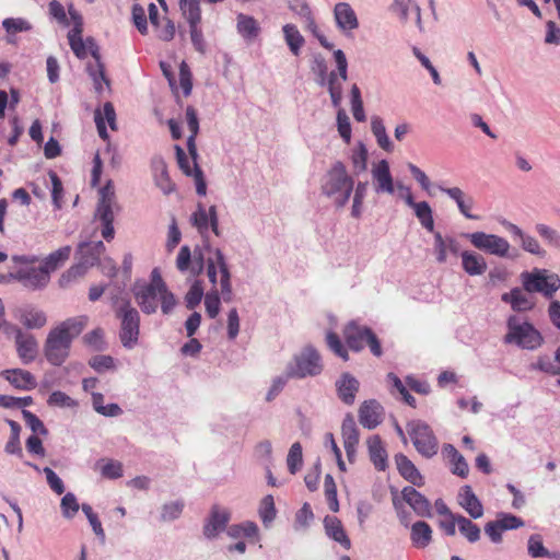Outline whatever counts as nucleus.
Here are the masks:
<instances>
[{
	"label": "nucleus",
	"instance_id": "nucleus-61",
	"mask_svg": "<svg viewBox=\"0 0 560 560\" xmlns=\"http://www.w3.org/2000/svg\"><path fill=\"white\" fill-rule=\"evenodd\" d=\"M89 365L97 373L115 369V360L107 354H96L89 360Z\"/></svg>",
	"mask_w": 560,
	"mask_h": 560
},
{
	"label": "nucleus",
	"instance_id": "nucleus-43",
	"mask_svg": "<svg viewBox=\"0 0 560 560\" xmlns=\"http://www.w3.org/2000/svg\"><path fill=\"white\" fill-rule=\"evenodd\" d=\"M206 296L202 281L196 279L185 294V305L188 310H195Z\"/></svg>",
	"mask_w": 560,
	"mask_h": 560
},
{
	"label": "nucleus",
	"instance_id": "nucleus-24",
	"mask_svg": "<svg viewBox=\"0 0 560 560\" xmlns=\"http://www.w3.org/2000/svg\"><path fill=\"white\" fill-rule=\"evenodd\" d=\"M151 167L154 174V183L164 195H170L175 190V184L172 182L167 164L162 156H154L151 160Z\"/></svg>",
	"mask_w": 560,
	"mask_h": 560
},
{
	"label": "nucleus",
	"instance_id": "nucleus-14",
	"mask_svg": "<svg viewBox=\"0 0 560 560\" xmlns=\"http://www.w3.org/2000/svg\"><path fill=\"white\" fill-rule=\"evenodd\" d=\"M500 223L514 236L520 238L521 247L523 250L535 255L540 258H545L547 252L540 246L539 242L532 235L526 234L518 225L503 219Z\"/></svg>",
	"mask_w": 560,
	"mask_h": 560
},
{
	"label": "nucleus",
	"instance_id": "nucleus-38",
	"mask_svg": "<svg viewBox=\"0 0 560 560\" xmlns=\"http://www.w3.org/2000/svg\"><path fill=\"white\" fill-rule=\"evenodd\" d=\"M412 209L421 226L428 232H434L433 210L430 203L428 201H419Z\"/></svg>",
	"mask_w": 560,
	"mask_h": 560
},
{
	"label": "nucleus",
	"instance_id": "nucleus-32",
	"mask_svg": "<svg viewBox=\"0 0 560 560\" xmlns=\"http://www.w3.org/2000/svg\"><path fill=\"white\" fill-rule=\"evenodd\" d=\"M443 454L450 459L453 465L451 471L460 478H467L469 474V466L464 456L456 450L453 444L443 445Z\"/></svg>",
	"mask_w": 560,
	"mask_h": 560
},
{
	"label": "nucleus",
	"instance_id": "nucleus-60",
	"mask_svg": "<svg viewBox=\"0 0 560 560\" xmlns=\"http://www.w3.org/2000/svg\"><path fill=\"white\" fill-rule=\"evenodd\" d=\"M326 341H327V345L330 348V350L336 355L341 358L343 361H348L349 360L348 350L346 349V347L342 343L340 337L336 332L328 331L327 335H326Z\"/></svg>",
	"mask_w": 560,
	"mask_h": 560
},
{
	"label": "nucleus",
	"instance_id": "nucleus-46",
	"mask_svg": "<svg viewBox=\"0 0 560 560\" xmlns=\"http://www.w3.org/2000/svg\"><path fill=\"white\" fill-rule=\"evenodd\" d=\"M535 230L548 246L560 252V233L556 229L544 223H537Z\"/></svg>",
	"mask_w": 560,
	"mask_h": 560
},
{
	"label": "nucleus",
	"instance_id": "nucleus-12",
	"mask_svg": "<svg viewBox=\"0 0 560 560\" xmlns=\"http://www.w3.org/2000/svg\"><path fill=\"white\" fill-rule=\"evenodd\" d=\"M11 328L15 334V347L19 358L24 364L33 362L38 352L36 338L31 334L24 335L22 329L18 326L12 325Z\"/></svg>",
	"mask_w": 560,
	"mask_h": 560
},
{
	"label": "nucleus",
	"instance_id": "nucleus-55",
	"mask_svg": "<svg viewBox=\"0 0 560 560\" xmlns=\"http://www.w3.org/2000/svg\"><path fill=\"white\" fill-rule=\"evenodd\" d=\"M433 233V254L438 264H445L447 260V242L446 235L443 236L441 232L435 231Z\"/></svg>",
	"mask_w": 560,
	"mask_h": 560
},
{
	"label": "nucleus",
	"instance_id": "nucleus-59",
	"mask_svg": "<svg viewBox=\"0 0 560 560\" xmlns=\"http://www.w3.org/2000/svg\"><path fill=\"white\" fill-rule=\"evenodd\" d=\"M60 508L63 517L72 518L81 509V505L78 503L77 497L72 492H68L62 497Z\"/></svg>",
	"mask_w": 560,
	"mask_h": 560
},
{
	"label": "nucleus",
	"instance_id": "nucleus-51",
	"mask_svg": "<svg viewBox=\"0 0 560 560\" xmlns=\"http://www.w3.org/2000/svg\"><path fill=\"white\" fill-rule=\"evenodd\" d=\"M48 176L51 182V200L55 209L60 210L62 208V198H63V185L58 176V174L49 170Z\"/></svg>",
	"mask_w": 560,
	"mask_h": 560
},
{
	"label": "nucleus",
	"instance_id": "nucleus-41",
	"mask_svg": "<svg viewBox=\"0 0 560 560\" xmlns=\"http://www.w3.org/2000/svg\"><path fill=\"white\" fill-rule=\"evenodd\" d=\"M86 72L89 77L93 80L94 89L97 94L103 92L102 83H105L107 86L110 85V80L105 73V65H92L88 63Z\"/></svg>",
	"mask_w": 560,
	"mask_h": 560
},
{
	"label": "nucleus",
	"instance_id": "nucleus-33",
	"mask_svg": "<svg viewBox=\"0 0 560 560\" xmlns=\"http://www.w3.org/2000/svg\"><path fill=\"white\" fill-rule=\"evenodd\" d=\"M410 538L415 547L425 548L432 540V528L424 521H418L412 524Z\"/></svg>",
	"mask_w": 560,
	"mask_h": 560
},
{
	"label": "nucleus",
	"instance_id": "nucleus-22",
	"mask_svg": "<svg viewBox=\"0 0 560 560\" xmlns=\"http://www.w3.org/2000/svg\"><path fill=\"white\" fill-rule=\"evenodd\" d=\"M395 464L399 475L412 486L422 487L424 478L420 474L416 465L402 453H397L394 456Z\"/></svg>",
	"mask_w": 560,
	"mask_h": 560
},
{
	"label": "nucleus",
	"instance_id": "nucleus-30",
	"mask_svg": "<svg viewBox=\"0 0 560 560\" xmlns=\"http://www.w3.org/2000/svg\"><path fill=\"white\" fill-rule=\"evenodd\" d=\"M529 370L538 371L550 376H560V346L555 351L553 361L548 354H540L536 362L529 364Z\"/></svg>",
	"mask_w": 560,
	"mask_h": 560
},
{
	"label": "nucleus",
	"instance_id": "nucleus-64",
	"mask_svg": "<svg viewBox=\"0 0 560 560\" xmlns=\"http://www.w3.org/2000/svg\"><path fill=\"white\" fill-rule=\"evenodd\" d=\"M83 341L86 346L92 347L95 351H103L106 346L104 341V331L100 327L85 334L83 337Z\"/></svg>",
	"mask_w": 560,
	"mask_h": 560
},
{
	"label": "nucleus",
	"instance_id": "nucleus-4",
	"mask_svg": "<svg viewBox=\"0 0 560 560\" xmlns=\"http://www.w3.org/2000/svg\"><path fill=\"white\" fill-rule=\"evenodd\" d=\"M508 332L503 337L506 345H515L520 349L536 350L544 342L542 334L528 320L520 322L516 315H510L506 319Z\"/></svg>",
	"mask_w": 560,
	"mask_h": 560
},
{
	"label": "nucleus",
	"instance_id": "nucleus-28",
	"mask_svg": "<svg viewBox=\"0 0 560 560\" xmlns=\"http://www.w3.org/2000/svg\"><path fill=\"white\" fill-rule=\"evenodd\" d=\"M215 257H217V264L219 267V272L221 276V278H220V287H221L220 294L222 295L223 301L225 303H229L232 301V298H233L232 283H231L232 273H231L229 264L226 261V258H225L223 252L215 250Z\"/></svg>",
	"mask_w": 560,
	"mask_h": 560
},
{
	"label": "nucleus",
	"instance_id": "nucleus-35",
	"mask_svg": "<svg viewBox=\"0 0 560 560\" xmlns=\"http://www.w3.org/2000/svg\"><path fill=\"white\" fill-rule=\"evenodd\" d=\"M371 130L374 135L376 142L381 149L390 153L394 151V144L390 141L383 119L380 116H373L371 118Z\"/></svg>",
	"mask_w": 560,
	"mask_h": 560
},
{
	"label": "nucleus",
	"instance_id": "nucleus-62",
	"mask_svg": "<svg viewBox=\"0 0 560 560\" xmlns=\"http://www.w3.org/2000/svg\"><path fill=\"white\" fill-rule=\"evenodd\" d=\"M337 129L342 140L349 144L351 141V122L343 108L337 112Z\"/></svg>",
	"mask_w": 560,
	"mask_h": 560
},
{
	"label": "nucleus",
	"instance_id": "nucleus-7",
	"mask_svg": "<svg viewBox=\"0 0 560 560\" xmlns=\"http://www.w3.org/2000/svg\"><path fill=\"white\" fill-rule=\"evenodd\" d=\"M116 316L120 319L119 339L127 349H132L139 340L140 335V314L131 306L130 300H124L116 311Z\"/></svg>",
	"mask_w": 560,
	"mask_h": 560
},
{
	"label": "nucleus",
	"instance_id": "nucleus-40",
	"mask_svg": "<svg viewBox=\"0 0 560 560\" xmlns=\"http://www.w3.org/2000/svg\"><path fill=\"white\" fill-rule=\"evenodd\" d=\"M210 222V209L207 211L205 206L199 202L196 211L190 215V223L197 229L200 235H205L209 232Z\"/></svg>",
	"mask_w": 560,
	"mask_h": 560
},
{
	"label": "nucleus",
	"instance_id": "nucleus-9",
	"mask_svg": "<svg viewBox=\"0 0 560 560\" xmlns=\"http://www.w3.org/2000/svg\"><path fill=\"white\" fill-rule=\"evenodd\" d=\"M464 236L469 240L471 245L489 255L498 257H508L510 243L502 236L497 234H488L486 232L466 233Z\"/></svg>",
	"mask_w": 560,
	"mask_h": 560
},
{
	"label": "nucleus",
	"instance_id": "nucleus-23",
	"mask_svg": "<svg viewBox=\"0 0 560 560\" xmlns=\"http://www.w3.org/2000/svg\"><path fill=\"white\" fill-rule=\"evenodd\" d=\"M458 504L474 520H478L483 515V505L469 485H465L460 488L458 493Z\"/></svg>",
	"mask_w": 560,
	"mask_h": 560
},
{
	"label": "nucleus",
	"instance_id": "nucleus-37",
	"mask_svg": "<svg viewBox=\"0 0 560 560\" xmlns=\"http://www.w3.org/2000/svg\"><path fill=\"white\" fill-rule=\"evenodd\" d=\"M455 521H457L459 533L467 539L468 542L475 544L480 539V527L471 520L465 517L464 515H457Z\"/></svg>",
	"mask_w": 560,
	"mask_h": 560
},
{
	"label": "nucleus",
	"instance_id": "nucleus-3",
	"mask_svg": "<svg viewBox=\"0 0 560 560\" xmlns=\"http://www.w3.org/2000/svg\"><path fill=\"white\" fill-rule=\"evenodd\" d=\"M354 182L348 174L346 165L336 161L327 171L326 180L322 185V192L327 197H334L338 208L346 206L353 191Z\"/></svg>",
	"mask_w": 560,
	"mask_h": 560
},
{
	"label": "nucleus",
	"instance_id": "nucleus-19",
	"mask_svg": "<svg viewBox=\"0 0 560 560\" xmlns=\"http://www.w3.org/2000/svg\"><path fill=\"white\" fill-rule=\"evenodd\" d=\"M359 387V381L349 372L342 373L336 381L338 398L348 406L353 405Z\"/></svg>",
	"mask_w": 560,
	"mask_h": 560
},
{
	"label": "nucleus",
	"instance_id": "nucleus-13",
	"mask_svg": "<svg viewBox=\"0 0 560 560\" xmlns=\"http://www.w3.org/2000/svg\"><path fill=\"white\" fill-rule=\"evenodd\" d=\"M334 19L337 28L346 36H349L352 31L359 27L357 13L348 2L335 4Z\"/></svg>",
	"mask_w": 560,
	"mask_h": 560
},
{
	"label": "nucleus",
	"instance_id": "nucleus-63",
	"mask_svg": "<svg viewBox=\"0 0 560 560\" xmlns=\"http://www.w3.org/2000/svg\"><path fill=\"white\" fill-rule=\"evenodd\" d=\"M22 416L26 422V425L31 429L34 434L47 435L48 430L43 421L33 412L27 409L22 410Z\"/></svg>",
	"mask_w": 560,
	"mask_h": 560
},
{
	"label": "nucleus",
	"instance_id": "nucleus-29",
	"mask_svg": "<svg viewBox=\"0 0 560 560\" xmlns=\"http://www.w3.org/2000/svg\"><path fill=\"white\" fill-rule=\"evenodd\" d=\"M19 319L27 329H40L47 323L45 312L36 308L33 305H25L19 310Z\"/></svg>",
	"mask_w": 560,
	"mask_h": 560
},
{
	"label": "nucleus",
	"instance_id": "nucleus-44",
	"mask_svg": "<svg viewBox=\"0 0 560 560\" xmlns=\"http://www.w3.org/2000/svg\"><path fill=\"white\" fill-rule=\"evenodd\" d=\"M258 513L265 527H268L273 522L277 516V510L271 494H267L261 499Z\"/></svg>",
	"mask_w": 560,
	"mask_h": 560
},
{
	"label": "nucleus",
	"instance_id": "nucleus-21",
	"mask_svg": "<svg viewBox=\"0 0 560 560\" xmlns=\"http://www.w3.org/2000/svg\"><path fill=\"white\" fill-rule=\"evenodd\" d=\"M365 330H371L368 326H361L355 320H350L343 329L346 343L353 352H360L364 349L368 336Z\"/></svg>",
	"mask_w": 560,
	"mask_h": 560
},
{
	"label": "nucleus",
	"instance_id": "nucleus-57",
	"mask_svg": "<svg viewBox=\"0 0 560 560\" xmlns=\"http://www.w3.org/2000/svg\"><path fill=\"white\" fill-rule=\"evenodd\" d=\"M81 510L82 512L84 513V515L86 516L94 534L102 540L104 541L105 540V532L103 529V526H102V523L97 516L96 513H94L92 506L88 503H83L81 504Z\"/></svg>",
	"mask_w": 560,
	"mask_h": 560
},
{
	"label": "nucleus",
	"instance_id": "nucleus-8",
	"mask_svg": "<svg viewBox=\"0 0 560 560\" xmlns=\"http://www.w3.org/2000/svg\"><path fill=\"white\" fill-rule=\"evenodd\" d=\"M407 431L416 451L424 458H432L438 454L439 441L431 427L422 420H411L407 423Z\"/></svg>",
	"mask_w": 560,
	"mask_h": 560
},
{
	"label": "nucleus",
	"instance_id": "nucleus-54",
	"mask_svg": "<svg viewBox=\"0 0 560 560\" xmlns=\"http://www.w3.org/2000/svg\"><path fill=\"white\" fill-rule=\"evenodd\" d=\"M497 522L503 532L518 529L525 524L522 517L508 512H499L497 514Z\"/></svg>",
	"mask_w": 560,
	"mask_h": 560
},
{
	"label": "nucleus",
	"instance_id": "nucleus-2",
	"mask_svg": "<svg viewBox=\"0 0 560 560\" xmlns=\"http://www.w3.org/2000/svg\"><path fill=\"white\" fill-rule=\"evenodd\" d=\"M88 320L85 315L70 317L48 332L43 351L49 364L61 366L67 361L73 339L80 336Z\"/></svg>",
	"mask_w": 560,
	"mask_h": 560
},
{
	"label": "nucleus",
	"instance_id": "nucleus-18",
	"mask_svg": "<svg viewBox=\"0 0 560 560\" xmlns=\"http://www.w3.org/2000/svg\"><path fill=\"white\" fill-rule=\"evenodd\" d=\"M372 177L376 182L375 191L377 194H394V178L392 176L389 163L387 160L383 159L376 165H374L372 168Z\"/></svg>",
	"mask_w": 560,
	"mask_h": 560
},
{
	"label": "nucleus",
	"instance_id": "nucleus-42",
	"mask_svg": "<svg viewBox=\"0 0 560 560\" xmlns=\"http://www.w3.org/2000/svg\"><path fill=\"white\" fill-rule=\"evenodd\" d=\"M368 158L369 152L366 145L362 141H359L350 156L355 174H361L368 170Z\"/></svg>",
	"mask_w": 560,
	"mask_h": 560
},
{
	"label": "nucleus",
	"instance_id": "nucleus-26",
	"mask_svg": "<svg viewBox=\"0 0 560 560\" xmlns=\"http://www.w3.org/2000/svg\"><path fill=\"white\" fill-rule=\"evenodd\" d=\"M501 301L509 304L516 313L530 312L535 307V303L523 293V288L518 287H514L510 292L503 293Z\"/></svg>",
	"mask_w": 560,
	"mask_h": 560
},
{
	"label": "nucleus",
	"instance_id": "nucleus-50",
	"mask_svg": "<svg viewBox=\"0 0 560 560\" xmlns=\"http://www.w3.org/2000/svg\"><path fill=\"white\" fill-rule=\"evenodd\" d=\"M527 553L534 559L549 556V550L544 546L542 536L540 534H533L528 537Z\"/></svg>",
	"mask_w": 560,
	"mask_h": 560
},
{
	"label": "nucleus",
	"instance_id": "nucleus-39",
	"mask_svg": "<svg viewBox=\"0 0 560 560\" xmlns=\"http://www.w3.org/2000/svg\"><path fill=\"white\" fill-rule=\"evenodd\" d=\"M343 444H359L360 433L352 413H346L341 423Z\"/></svg>",
	"mask_w": 560,
	"mask_h": 560
},
{
	"label": "nucleus",
	"instance_id": "nucleus-48",
	"mask_svg": "<svg viewBox=\"0 0 560 560\" xmlns=\"http://www.w3.org/2000/svg\"><path fill=\"white\" fill-rule=\"evenodd\" d=\"M185 508L183 500H176L162 505L160 520L162 522H172L180 517Z\"/></svg>",
	"mask_w": 560,
	"mask_h": 560
},
{
	"label": "nucleus",
	"instance_id": "nucleus-6",
	"mask_svg": "<svg viewBox=\"0 0 560 560\" xmlns=\"http://www.w3.org/2000/svg\"><path fill=\"white\" fill-rule=\"evenodd\" d=\"M322 357L312 345L305 346L288 362L285 371L292 378L302 380L307 376H317L323 372Z\"/></svg>",
	"mask_w": 560,
	"mask_h": 560
},
{
	"label": "nucleus",
	"instance_id": "nucleus-34",
	"mask_svg": "<svg viewBox=\"0 0 560 560\" xmlns=\"http://www.w3.org/2000/svg\"><path fill=\"white\" fill-rule=\"evenodd\" d=\"M285 44L293 56H300L301 49L305 44L303 35L294 24H285L282 27Z\"/></svg>",
	"mask_w": 560,
	"mask_h": 560
},
{
	"label": "nucleus",
	"instance_id": "nucleus-49",
	"mask_svg": "<svg viewBox=\"0 0 560 560\" xmlns=\"http://www.w3.org/2000/svg\"><path fill=\"white\" fill-rule=\"evenodd\" d=\"M287 465L290 474L295 475L303 465L302 445L300 442H295L291 445L288 456Z\"/></svg>",
	"mask_w": 560,
	"mask_h": 560
},
{
	"label": "nucleus",
	"instance_id": "nucleus-53",
	"mask_svg": "<svg viewBox=\"0 0 560 560\" xmlns=\"http://www.w3.org/2000/svg\"><path fill=\"white\" fill-rule=\"evenodd\" d=\"M89 270L88 266L80 261L71 266L59 278L58 282L61 288H66L70 282L77 278L83 277Z\"/></svg>",
	"mask_w": 560,
	"mask_h": 560
},
{
	"label": "nucleus",
	"instance_id": "nucleus-10",
	"mask_svg": "<svg viewBox=\"0 0 560 560\" xmlns=\"http://www.w3.org/2000/svg\"><path fill=\"white\" fill-rule=\"evenodd\" d=\"M9 278L11 280H16L21 282L25 288L36 291L43 290L47 287L50 275H48L47 270L42 267H30V268H20L15 272H9Z\"/></svg>",
	"mask_w": 560,
	"mask_h": 560
},
{
	"label": "nucleus",
	"instance_id": "nucleus-1",
	"mask_svg": "<svg viewBox=\"0 0 560 560\" xmlns=\"http://www.w3.org/2000/svg\"><path fill=\"white\" fill-rule=\"evenodd\" d=\"M131 291L138 306L145 315L156 313L158 301L161 303L162 314L166 316L171 315L178 304L177 298L168 289L159 268L152 269L149 283L139 284V281H136Z\"/></svg>",
	"mask_w": 560,
	"mask_h": 560
},
{
	"label": "nucleus",
	"instance_id": "nucleus-47",
	"mask_svg": "<svg viewBox=\"0 0 560 560\" xmlns=\"http://www.w3.org/2000/svg\"><path fill=\"white\" fill-rule=\"evenodd\" d=\"M350 103L353 117L357 121L363 122L366 120V115L363 107L362 95L359 86L353 84L350 90Z\"/></svg>",
	"mask_w": 560,
	"mask_h": 560
},
{
	"label": "nucleus",
	"instance_id": "nucleus-15",
	"mask_svg": "<svg viewBox=\"0 0 560 560\" xmlns=\"http://www.w3.org/2000/svg\"><path fill=\"white\" fill-rule=\"evenodd\" d=\"M382 406L375 399L364 400L359 408V421L363 428L373 430L382 422Z\"/></svg>",
	"mask_w": 560,
	"mask_h": 560
},
{
	"label": "nucleus",
	"instance_id": "nucleus-56",
	"mask_svg": "<svg viewBox=\"0 0 560 560\" xmlns=\"http://www.w3.org/2000/svg\"><path fill=\"white\" fill-rule=\"evenodd\" d=\"M205 306L207 315L210 318H215L218 316L221 306V296L217 288H212L206 293Z\"/></svg>",
	"mask_w": 560,
	"mask_h": 560
},
{
	"label": "nucleus",
	"instance_id": "nucleus-45",
	"mask_svg": "<svg viewBox=\"0 0 560 560\" xmlns=\"http://www.w3.org/2000/svg\"><path fill=\"white\" fill-rule=\"evenodd\" d=\"M179 8L188 24L201 23L199 0H179Z\"/></svg>",
	"mask_w": 560,
	"mask_h": 560
},
{
	"label": "nucleus",
	"instance_id": "nucleus-31",
	"mask_svg": "<svg viewBox=\"0 0 560 560\" xmlns=\"http://www.w3.org/2000/svg\"><path fill=\"white\" fill-rule=\"evenodd\" d=\"M462 268L469 276H480L487 270V261L480 254L471 250L460 253Z\"/></svg>",
	"mask_w": 560,
	"mask_h": 560
},
{
	"label": "nucleus",
	"instance_id": "nucleus-36",
	"mask_svg": "<svg viewBox=\"0 0 560 560\" xmlns=\"http://www.w3.org/2000/svg\"><path fill=\"white\" fill-rule=\"evenodd\" d=\"M71 254V246L66 245L57 250L50 253L43 261L42 267L45 268L50 275L51 271H55L59 268L65 261H67Z\"/></svg>",
	"mask_w": 560,
	"mask_h": 560
},
{
	"label": "nucleus",
	"instance_id": "nucleus-16",
	"mask_svg": "<svg viewBox=\"0 0 560 560\" xmlns=\"http://www.w3.org/2000/svg\"><path fill=\"white\" fill-rule=\"evenodd\" d=\"M402 500L410 505L413 512L421 517L431 516L430 501L412 486H406L401 490Z\"/></svg>",
	"mask_w": 560,
	"mask_h": 560
},
{
	"label": "nucleus",
	"instance_id": "nucleus-52",
	"mask_svg": "<svg viewBox=\"0 0 560 560\" xmlns=\"http://www.w3.org/2000/svg\"><path fill=\"white\" fill-rule=\"evenodd\" d=\"M2 27L7 34L30 32L33 25L24 18H7L2 21Z\"/></svg>",
	"mask_w": 560,
	"mask_h": 560
},
{
	"label": "nucleus",
	"instance_id": "nucleus-11",
	"mask_svg": "<svg viewBox=\"0 0 560 560\" xmlns=\"http://www.w3.org/2000/svg\"><path fill=\"white\" fill-rule=\"evenodd\" d=\"M231 520V513L225 509H220L219 505L214 504L203 525V535L207 539H214L220 533L225 532L229 522Z\"/></svg>",
	"mask_w": 560,
	"mask_h": 560
},
{
	"label": "nucleus",
	"instance_id": "nucleus-58",
	"mask_svg": "<svg viewBox=\"0 0 560 560\" xmlns=\"http://www.w3.org/2000/svg\"><path fill=\"white\" fill-rule=\"evenodd\" d=\"M131 19H132L133 25L139 31V33L141 35H147L148 31H149L148 20H147L145 11L141 4L135 3L132 5Z\"/></svg>",
	"mask_w": 560,
	"mask_h": 560
},
{
	"label": "nucleus",
	"instance_id": "nucleus-27",
	"mask_svg": "<svg viewBox=\"0 0 560 560\" xmlns=\"http://www.w3.org/2000/svg\"><path fill=\"white\" fill-rule=\"evenodd\" d=\"M236 31L246 43H253L259 36L261 27L254 16L238 13L236 15Z\"/></svg>",
	"mask_w": 560,
	"mask_h": 560
},
{
	"label": "nucleus",
	"instance_id": "nucleus-20",
	"mask_svg": "<svg viewBox=\"0 0 560 560\" xmlns=\"http://www.w3.org/2000/svg\"><path fill=\"white\" fill-rule=\"evenodd\" d=\"M0 375L16 389L32 390L37 386L35 376L23 369L3 370Z\"/></svg>",
	"mask_w": 560,
	"mask_h": 560
},
{
	"label": "nucleus",
	"instance_id": "nucleus-5",
	"mask_svg": "<svg viewBox=\"0 0 560 560\" xmlns=\"http://www.w3.org/2000/svg\"><path fill=\"white\" fill-rule=\"evenodd\" d=\"M522 288L527 293H540L547 300H551L560 290V277L545 268H534L520 275Z\"/></svg>",
	"mask_w": 560,
	"mask_h": 560
},
{
	"label": "nucleus",
	"instance_id": "nucleus-25",
	"mask_svg": "<svg viewBox=\"0 0 560 560\" xmlns=\"http://www.w3.org/2000/svg\"><path fill=\"white\" fill-rule=\"evenodd\" d=\"M323 523L325 534L328 538L338 542L346 550L351 548V540L346 533L341 521L337 516L326 515Z\"/></svg>",
	"mask_w": 560,
	"mask_h": 560
},
{
	"label": "nucleus",
	"instance_id": "nucleus-17",
	"mask_svg": "<svg viewBox=\"0 0 560 560\" xmlns=\"http://www.w3.org/2000/svg\"><path fill=\"white\" fill-rule=\"evenodd\" d=\"M371 463L377 471H385L388 468V454L378 434L370 436L366 441Z\"/></svg>",
	"mask_w": 560,
	"mask_h": 560
}]
</instances>
